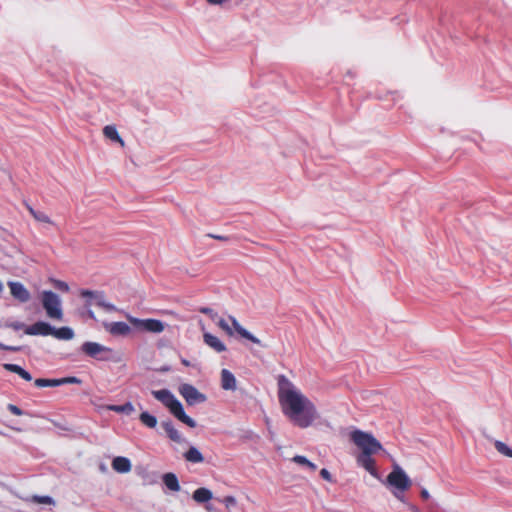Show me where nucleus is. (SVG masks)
I'll list each match as a JSON object with an SVG mask.
<instances>
[{
  "label": "nucleus",
  "instance_id": "4be33fe9",
  "mask_svg": "<svg viewBox=\"0 0 512 512\" xmlns=\"http://www.w3.org/2000/svg\"><path fill=\"white\" fill-rule=\"evenodd\" d=\"M192 497L197 503H205L212 499L213 494L209 489L201 487L193 492Z\"/></svg>",
  "mask_w": 512,
  "mask_h": 512
},
{
  "label": "nucleus",
  "instance_id": "e433bc0d",
  "mask_svg": "<svg viewBox=\"0 0 512 512\" xmlns=\"http://www.w3.org/2000/svg\"><path fill=\"white\" fill-rule=\"evenodd\" d=\"M320 476L328 482H333L332 475L326 468L320 470Z\"/></svg>",
  "mask_w": 512,
  "mask_h": 512
},
{
  "label": "nucleus",
  "instance_id": "f3484780",
  "mask_svg": "<svg viewBox=\"0 0 512 512\" xmlns=\"http://www.w3.org/2000/svg\"><path fill=\"white\" fill-rule=\"evenodd\" d=\"M112 468L118 473H128L132 466L128 458L118 456L113 459Z\"/></svg>",
  "mask_w": 512,
  "mask_h": 512
},
{
  "label": "nucleus",
  "instance_id": "9d476101",
  "mask_svg": "<svg viewBox=\"0 0 512 512\" xmlns=\"http://www.w3.org/2000/svg\"><path fill=\"white\" fill-rule=\"evenodd\" d=\"M8 287L10 289L11 295L19 302L26 303L30 300V292L22 283L17 281H9Z\"/></svg>",
  "mask_w": 512,
  "mask_h": 512
},
{
  "label": "nucleus",
  "instance_id": "a18cd8bd",
  "mask_svg": "<svg viewBox=\"0 0 512 512\" xmlns=\"http://www.w3.org/2000/svg\"><path fill=\"white\" fill-rule=\"evenodd\" d=\"M88 316L91 318V319H95V315H94V312L89 310L88 311Z\"/></svg>",
  "mask_w": 512,
  "mask_h": 512
},
{
  "label": "nucleus",
  "instance_id": "7ed1b4c3",
  "mask_svg": "<svg viewBox=\"0 0 512 512\" xmlns=\"http://www.w3.org/2000/svg\"><path fill=\"white\" fill-rule=\"evenodd\" d=\"M350 438L361 450L360 454L373 455L382 450L381 443L370 433L354 430L351 432Z\"/></svg>",
  "mask_w": 512,
  "mask_h": 512
},
{
  "label": "nucleus",
  "instance_id": "1a4fd4ad",
  "mask_svg": "<svg viewBox=\"0 0 512 512\" xmlns=\"http://www.w3.org/2000/svg\"><path fill=\"white\" fill-rule=\"evenodd\" d=\"M179 393L185 399L188 405H195L206 401V396L200 393L191 384H182L179 388Z\"/></svg>",
  "mask_w": 512,
  "mask_h": 512
},
{
  "label": "nucleus",
  "instance_id": "58836bf2",
  "mask_svg": "<svg viewBox=\"0 0 512 512\" xmlns=\"http://www.w3.org/2000/svg\"><path fill=\"white\" fill-rule=\"evenodd\" d=\"M0 349L1 350H5V351H13V352H16V351H19V347H14V346H8V345H4L2 343H0Z\"/></svg>",
  "mask_w": 512,
  "mask_h": 512
},
{
  "label": "nucleus",
  "instance_id": "9b49d317",
  "mask_svg": "<svg viewBox=\"0 0 512 512\" xmlns=\"http://www.w3.org/2000/svg\"><path fill=\"white\" fill-rule=\"evenodd\" d=\"M103 326L107 332L113 336H127L131 332L130 326L122 321L119 322H105Z\"/></svg>",
  "mask_w": 512,
  "mask_h": 512
},
{
  "label": "nucleus",
  "instance_id": "a878e982",
  "mask_svg": "<svg viewBox=\"0 0 512 512\" xmlns=\"http://www.w3.org/2000/svg\"><path fill=\"white\" fill-rule=\"evenodd\" d=\"M106 409L117 413L131 414L134 411V406L131 402H127L123 405H108Z\"/></svg>",
  "mask_w": 512,
  "mask_h": 512
},
{
  "label": "nucleus",
  "instance_id": "4468645a",
  "mask_svg": "<svg viewBox=\"0 0 512 512\" xmlns=\"http://www.w3.org/2000/svg\"><path fill=\"white\" fill-rule=\"evenodd\" d=\"M230 320L232 322V326L234 328V330L243 338L255 343V344H258V345H261V341L260 339H258L257 337H255L254 335H252L248 330H246L244 327H242L239 322L234 318V317H230Z\"/></svg>",
  "mask_w": 512,
  "mask_h": 512
},
{
  "label": "nucleus",
  "instance_id": "72a5a7b5",
  "mask_svg": "<svg viewBox=\"0 0 512 512\" xmlns=\"http://www.w3.org/2000/svg\"><path fill=\"white\" fill-rule=\"evenodd\" d=\"M53 285L56 289L62 291V292H68L69 291V285L61 280H53Z\"/></svg>",
  "mask_w": 512,
  "mask_h": 512
},
{
  "label": "nucleus",
  "instance_id": "ea45409f",
  "mask_svg": "<svg viewBox=\"0 0 512 512\" xmlns=\"http://www.w3.org/2000/svg\"><path fill=\"white\" fill-rule=\"evenodd\" d=\"M207 236L210 238L219 240V241H228L229 240V238L227 236H223V235H216V234L209 233Z\"/></svg>",
  "mask_w": 512,
  "mask_h": 512
},
{
  "label": "nucleus",
  "instance_id": "a19ab883",
  "mask_svg": "<svg viewBox=\"0 0 512 512\" xmlns=\"http://www.w3.org/2000/svg\"><path fill=\"white\" fill-rule=\"evenodd\" d=\"M200 312L203 313V314H206V315H211L213 310L211 308L204 307V308L200 309Z\"/></svg>",
  "mask_w": 512,
  "mask_h": 512
},
{
  "label": "nucleus",
  "instance_id": "6e6552de",
  "mask_svg": "<svg viewBox=\"0 0 512 512\" xmlns=\"http://www.w3.org/2000/svg\"><path fill=\"white\" fill-rule=\"evenodd\" d=\"M80 296L87 299L86 307H90L93 303H95L97 306L105 309L106 311H115L116 307L111 304L107 303L104 300V293L101 291H91L82 289L80 291Z\"/></svg>",
  "mask_w": 512,
  "mask_h": 512
},
{
  "label": "nucleus",
  "instance_id": "6ab92c4d",
  "mask_svg": "<svg viewBox=\"0 0 512 512\" xmlns=\"http://www.w3.org/2000/svg\"><path fill=\"white\" fill-rule=\"evenodd\" d=\"M24 205L30 215L38 222L47 223V224H54L53 221L50 219V217L41 211L35 210L29 203L24 202Z\"/></svg>",
  "mask_w": 512,
  "mask_h": 512
},
{
  "label": "nucleus",
  "instance_id": "cd10ccee",
  "mask_svg": "<svg viewBox=\"0 0 512 512\" xmlns=\"http://www.w3.org/2000/svg\"><path fill=\"white\" fill-rule=\"evenodd\" d=\"M34 384L38 388L58 387L59 386L58 379H46V378H38L34 381Z\"/></svg>",
  "mask_w": 512,
  "mask_h": 512
},
{
  "label": "nucleus",
  "instance_id": "0eeeda50",
  "mask_svg": "<svg viewBox=\"0 0 512 512\" xmlns=\"http://www.w3.org/2000/svg\"><path fill=\"white\" fill-rule=\"evenodd\" d=\"M127 319L136 329L142 331L161 333L165 329L164 323L158 319H139L132 316H127Z\"/></svg>",
  "mask_w": 512,
  "mask_h": 512
},
{
  "label": "nucleus",
  "instance_id": "2f4dec72",
  "mask_svg": "<svg viewBox=\"0 0 512 512\" xmlns=\"http://www.w3.org/2000/svg\"><path fill=\"white\" fill-rule=\"evenodd\" d=\"M58 382H59V386L65 385V384H82V380L75 376L60 378V379H58Z\"/></svg>",
  "mask_w": 512,
  "mask_h": 512
},
{
  "label": "nucleus",
  "instance_id": "f704fd0d",
  "mask_svg": "<svg viewBox=\"0 0 512 512\" xmlns=\"http://www.w3.org/2000/svg\"><path fill=\"white\" fill-rule=\"evenodd\" d=\"M217 325L222 329L224 330L228 335H232L233 334V331L231 329V327L229 326V324L227 323V321L223 318H220L217 322Z\"/></svg>",
  "mask_w": 512,
  "mask_h": 512
},
{
  "label": "nucleus",
  "instance_id": "20e7f679",
  "mask_svg": "<svg viewBox=\"0 0 512 512\" xmlns=\"http://www.w3.org/2000/svg\"><path fill=\"white\" fill-rule=\"evenodd\" d=\"M42 306L49 318L61 321L63 319V311L61 308L60 297L52 292L45 290L41 293Z\"/></svg>",
  "mask_w": 512,
  "mask_h": 512
},
{
  "label": "nucleus",
  "instance_id": "423d86ee",
  "mask_svg": "<svg viewBox=\"0 0 512 512\" xmlns=\"http://www.w3.org/2000/svg\"><path fill=\"white\" fill-rule=\"evenodd\" d=\"M387 483L401 492L409 490L412 485L407 474L398 465L388 474Z\"/></svg>",
  "mask_w": 512,
  "mask_h": 512
},
{
  "label": "nucleus",
  "instance_id": "dca6fc26",
  "mask_svg": "<svg viewBox=\"0 0 512 512\" xmlns=\"http://www.w3.org/2000/svg\"><path fill=\"white\" fill-rule=\"evenodd\" d=\"M221 387L224 390L236 389V378L228 369H222L221 371Z\"/></svg>",
  "mask_w": 512,
  "mask_h": 512
},
{
  "label": "nucleus",
  "instance_id": "f8f14e48",
  "mask_svg": "<svg viewBox=\"0 0 512 512\" xmlns=\"http://www.w3.org/2000/svg\"><path fill=\"white\" fill-rule=\"evenodd\" d=\"M52 326L46 322L38 321L31 326H27L25 328V333L27 335H42L48 336L51 335Z\"/></svg>",
  "mask_w": 512,
  "mask_h": 512
},
{
  "label": "nucleus",
  "instance_id": "f03ea898",
  "mask_svg": "<svg viewBox=\"0 0 512 512\" xmlns=\"http://www.w3.org/2000/svg\"><path fill=\"white\" fill-rule=\"evenodd\" d=\"M151 394L167 407L170 413L179 421L190 428L196 427V422L186 415L181 402L168 389L153 390Z\"/></svg>",
  "mask_w": 512,
  "mask_h": 512
},
{
  "label": "nucleus",
  "instance_id": "473e14b6",
  "mask_svg": "<svg viewBox=\"0 0 512 512\" xmlns=\"http://www.w3.org/2000/svg\"><path fill=\"white\" fill-rule=\"evenodd\" d=\"M5 327L11 328V329H13L15 331H19V330H22V329L25 330V328L27 326H25V324L20 322V321H13V322H6L5 323Z\"/></svg>",
  "mask_w": 512,
  "mask_h": 512
},
{
  "label": "nucleus",
  "instance_id": "bb28decb",
  "mask_svg": "<svg viewBox=\"0 0 512 512\" xmlns=\"http://www.w3.org/2000/svg\"><path fill=\"white\" fill-rule=\"evenodd\" d=\"M139 419L141 423L148 428H155L157 425V418L148 412H142Z\"/></svg>",
  "mask_w": 512,
  "mask_h": 512
},
{
  "label": "nucleus",
  "instance_id": "c756f323",
  "mask_svg": "<svg viewBox=\"0 0 512 512\" xmlns=\"http://www.w3.org/2000/svg\"><path fill=\"white\" fill-rule=\"evenodd\" d=\"M495 449L502 455L512 458V449H510L505 443L501 441H495Z\"/></svg>",
  "mask_w": 512,
  "mask_h": 512
},
{
  "label": "nucleus",
  "instance_id": "a211bd4d",
  "mask_svg": "<svg viewBox=\"0 0 512 512\" xmlns=\"http://www.w3.org/2000/svg\"><path fill=\"white\" fill-rule=\"evenodd\" d=\"M162 427L170 440L176 443H180L182 441L181 433L174 427L172 422H163Z\"/></svg>",
  "mask_w": 512,
  "mask_h": 512
},
{
  "label": "nucleus",
  "instance_id": "4c0bfd02",
  "mask_svg": "<svg viewBox=\"0 0 512 512\" xmlns=\"http://www.w3.org/2000/svg\"><path fill=\"white\" fill-rule=\"evenodd\" d=\"M223 503L226 507L234 506L236 505V499L234 496H226L223 499Z\"/></svg>",
  "mask_w": 512,
  "mask_h": 512
},
{
  "label": "nucleus",
  "instance_id": "7c9ffc66",
  "mask_svg": "<svg viewBox=\"0 0 512 512\" xmlns=\"http://www.w3.org/2000/svg\"><path fill=\"white\" fill-rule=\"evenodd\" d=\"M31 501L37 504H54V500L50 496H38L34 495L31 498Z\"/></svg>",
  "mask_w": 512,
  "mask_h": 512
},
{
  "label": "nucleus",
  "instance_id": "5701e85b",
  "mask_svg": "<svg viewBox=\"0 0 512 512\" xmlns=\"http://www.w3.org/2000/svg\"><path fill=\"white\" fill-rule=\"evenodd\" d=\"M184 458L186 461L191 463H202L204 457L202 453L194 446H191L185 453Z\"/></svg>",
  "mask_w": 512,
  "mask_h": 512
},
{
  "label": "nucleus",
  "instance_id": "f257e3e1",
  "mask_svg": "<svg viewBox=\"0 0 512 512\" xmlns=\"http://www.w3.org/2000/svg\"><path fill=\"white\" fill-rule=\"evenodd\" d=\"M278 400L283 414L297 427L307 428L319 417L314 403L285 375H279Z\"/></svg>",
  "mask_w": 512,
  "mask_h": 512
},
{
  "label": "nucleus",
  "instance_id": "c85d7f7f",
  "mask_svg": "<svg viewBox=\"0 0 512 512\" xmlns=\"http://www.w3.org/2000/svg\"><path fill=\"white\" fill-rule=\"evenodd\" d=\"M292 461L299 465L307 467L311 471H315L317 469V466L314 463H312L305 456H302V455L294 456L292 458Z\"/></svg>",
  "mask_w": 512,
  "mask_h": 512
},
{
  "label": "nucleus",
  "instance_id": "ddd939ff",
  "mask_svg": "<svg viewBox=\"0 0 512 512\" xmlns=\"http://www.w3.org/2000/svg\"><path fill=\"white\" fill-rule=\"evenodd\" d=\"M357 463L371 475H377L376 463L375 460L372 458V455L359 454L357 456Z\"/></svg>",
  "mask_w": 512,
  "mask_h": 512
},
{
  "label": "nucleus",
  "instance_id": "b1692460",
  "mask_svg": "<svg viewBox=\"0 0 512 512\" xmlns=\"http://www.w3.org/2000/svg\"><path fill=\"white\" fill-rule=\"evenodd\" d=\"M51 335L61 340H71L74 337V332L69 327L53 328Z\"/></svg>",
  "mask_w": 512,
  "mask_h": 512
},
{
  "label": "nucleus",
  "instance_id": "c03bdc74",
  "mask_svg": "<svg viewBox=\"0 0 512 512\" xmlns=\"http://www.w3.org/2000/svg\"><path fill=\"white\" fill-rule=\"evenodd\" d=\"M181 363L185 366H190V362L187 359H181Z\"/></svg>",
  "mask_w": 512,
  "mask_h": 512
},
{
  "label": "nucleus",
  "instance_id": "393cba45",
  "mask_svg": "<svg viewBox=\"0 0 512 512\" xmlns=\"http://www.w3.org/2000/svg\"><path fill=\"white\" fill-rule=\"evenodd\" d=\"M103 134L108 139H110L112 141H115V142H119L121 145H124V141L119 136L118 131H117L115 126H113V125L105 126L104 129H103Z\"/></svg>",
  "mask_w": 512,
  "mask_h": 512
},
{
  "label": "nucleus",
  "instance_id": "39448f33",
  "mask_svg": "<svg viewBox=\"0 0 512 512\" xmlns=\"http://www.w3.org/2000/svg\"><path fill=\"white\" fill-rule=\"evenodd\" d=\"M81 350L89 357L95 358L100 361L112 360L111 355L113 353V350L97 342H85L82 344Z\"/></svg>",
  "mask_w": 512,
  "mask_h": 512
},
{
  "label": "nucleus",
  "instance_id": "412c9836",
  "mask_svg": "<svg viewBox=\"0 0 512 512\" xmlns=\"http://www.w3.org/2000/svg\"><path fill=\"white\" fill-rule=\"evenodd\" d=\"M3 367L5 370H7L9 372L16 373L17 375H19L22 379H24L26 381L32 380L31 374L17 364L5 363V364H3Z\"/></svg>",
  "mask_w": 512,
  "mask_h": 512
},
{
  "label": "nucleus",
  "instance_id": "2eb2a0df",
  "mask_svg": "<svg viewBox=\"0 0 512 512\" xmlns=\"http://www.w3.org/2000/svg\"><path fill=\"white\" fill-rule=\"evenodd\" d=\"M203 339L206 345L214 349L216 352H224L226 350L225 344L216 336L210 333H204Z\"/></svg>",
  "mask_w": 512,
  "mask_h": 512
},
{
  "label": "nucleus",
  "instance_id": "37998d69",
  "mask_svg": "<svg viewBox=\"0 0 512 512\" xmlns=\"http://www.w3.org/2000/svg\"><path fill=\"white\" fill-rule=\"evenodd\" d=\"M225 0H207L208 3L210 4H221L222 2H224Z\"/></svg>",
  "mask_w": 512,
  "mask_h": 512
},
{
  "label": "nucleus",
  "instance_id": "79ce46f5",
  "mask_svg": "<svg viewBox=\"0 0 512 512\" xmlns=\"http://www.w3.org/2000/svg\"><path fill=\"white\" fill-rule=\"evenodd\" d=\"M421 497H422V499H424V500H428V499H429V497H430V494H429V492H428L426 489H423V490L421 491Z\"/></svg>",
  "mask_w": 512,
  "mask_h": 512
},
{
  "label": "nucleus",
  "instance_id": "c9c22d12",
  "mask_svg": "<svg viewBox=\"0 0 512 512\" xmlns=\"http://www.w3.org/2000/svg\"><path fill=\"white\" fill-rule=\"evenodd\" d=\"M7 409L16 416H21L23 414V411L14 404H8Z\"/></svg>",
  "mask_w": 512,
  "mask_h": 512
},
{
  "label": "nucleus",
  "instance_id": "aec40b11",
  "mask_svg": "<svg viewBox=\"0 0 512 512\" xmlns=\"http://www.w3.org/2000/svg\"><path fill=\"white\" fill-rule=\"evenodd\" d=\"M162 479H163V483L169 490H171L173 492H178L180 490L181 487H180L178 478L174 473H171V472L165 473L163 475Z\"/></svg>",
  "mask_w": 512,
  "mask_h": 512
}]
</instances>
